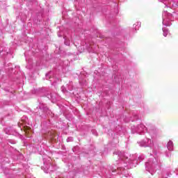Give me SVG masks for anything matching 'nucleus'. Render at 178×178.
<instances>
[{
    "label": "nucleus",
    "instance_id": "f257e3e1",
    "mask_svg": "<svg viewBox=\"0 0 178 178\" xmlns=\"http://www.w3.org/2000/svg\"><path fill=\"white\" fill-rule=\"evenodd\" d=\"M24 131H25V134L26 136V137H28V138H30V137H31V134H32V131H31V128H30V127H24Z\"/></svg>",
    "mask_w": 178,
    "mask_h": 178
},
{
    "label": "nucleus",
    "instance_id": "f03ea898",
    "mask_svg": "<svg viewBox=\"0 0 178 178\" xmlns=\"http://www.w3.org/2000/svg\"><path fill=\"white\" fill-rule=\"evenodd\" d=\"M49 138L51 141H56V138H58V136L55 134V131L49 132Z\"/></svg>",
    "mask_w": 178,
    "mask_h": 178
},
{
    "label": "nucleus",
    "instance_id": "7ed1b4c3",
    "mask_svg": "<svg viewBox=\"0 0 178 178\" xmlns=\"http://www.w3.org/2000/svg\"><path fill=\"white\" fill-rule=\"evenodd\" d=\"M167 147L169 151H172L173 149V142L172 140H170L168 143Z\"/></svg>",
    "mask_w": 178,
    "mask_h": 178
}]
</instances>
